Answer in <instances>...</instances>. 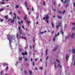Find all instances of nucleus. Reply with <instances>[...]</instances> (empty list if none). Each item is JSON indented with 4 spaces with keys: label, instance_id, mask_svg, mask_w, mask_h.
I'll return each instance as SVG.
<instances>
[{
    "label": "nucleus",
    "instance_id": "obj_1",
    "mask_svg": "<svg viewBox=\"0 0 75 75\" xmlns=\"http://www.w3.org/2000/svg\"><path fill=\"white\" fill-rule=\"evenodd\" d=\"M48 19H49V15H48V14L45 15V17L43 18V20H45V21L47 23H48L49 22Z\"/></svg>",
    "mask_w": 75,
    "mask_h": 75
},
{
    "label": "nucleus",
    "instance_id": "obj_2",
    "mask_svg": "<svg viewBox=\"0 0 75 75\" xmlns=\"http://www.w3.org/2000/svg\"><path fill=\"white\" fill-rule=\"evenodd\" d=\"M7 39L9 41L10 45L11 47V40L13 39H15V38H12V37L10 35H8L7 36Z\"/></svg>",
    "mask_w": 75,
    "mask_h": 75
},
{
    "label": "nucleus",
    "instance_id": "obj_3",
    "mask_svg": "<svg viewBox=\"0 0 75 75\" xmlns=\"http://www.w3.org/2000/svg\"><path fill=\"white\" fill-rule=\"evenodd\" d=\"M62 25V23H58V25H57L56 27V28H58L59 27H60Z\"/></svg>",
    "mask_w": 75,
    "mask_h": 75
},
{
    "label": "nucleus",
    "instance_id": "obj_4",
    "mask_svg": "<svg viewBox=\"0 0 75 75\" xmlns=\"http://www.w3.org/2000/svg\"><path fill=\"white\" fill-rule=\"evenodd\" d=\"M59 34V33H58L57 35L56 34L55 35V36L53 38V41L54 42L55 41V38L56 37H57V36H58Z\"/></svg>",
    "mask_w": 75,
    "mask_h": 75
},
{
    "label": "nucleus",
    "instance_id": "obj_5",
    "mask_svg": "<svg viewBox=\"0 0 75 75\" xmlns=\"http://www.w3.org/2000/svg\"><path fill=\"white\" fill-rule=\"evenodd\" d=\"M72 61H74V63L73 64V66H75V59L74 58V57H73Z\"/></svg>",
    "mask_w": 75,
    "mask_h": 75
},
{
    "label": "nucleus",
    "instance_id": "obj_6",
    "mask_svg": "<svg viewBox=\"0 0 75 75\" xmlns=\"http://www.w3.org/2000/svg\"><path fill=\"white\" fill-rule=\"evenodd\" d=\"M69 1V0L68 1L67 0H65L64 2V4H67L68 3Z\"/></svg>",
    "mask_w": 75,
    "mask_h": 75
},
{
    "label": "nucleus",
    "instance_id": "obj_7",
    "mask_svg": "<svg viewBox=\"0 0 75 75\" xmlns=\"http://www.w3.org/2000/svg\"><path fill=\"white\" fill-rule=\"evenodd\" d=\"M75 35V34L74 33H73L71 34V38H74V35Z\"/></svg>",
    "mask_w": 75,
    "mask_h": 75
},
{
    "label": "nucleus",
    "instance_id": "obj_8",
    "mask_svg": "<svg viewBox=\"0 0 75 75\" xmlns=\"http://www.w3.org/2000/svg\"><path fill=\"white\" fill-rule=\"evenodd\" d=\"M72 25H75V23H72ZM72 30H75V27H73L72 28Z\"/></svg>",
    "mask_w": 75,
    "mask_h": 75
},
{
    "label": "nucleus",
    "instance_id": "obj_9",
    "mask_svg": "<svg viewBox=\"0 0 75 75\" xmlns=\"http://www.w3.org/2000/svg\"><path fill=\"white\" fill-rule=\"evenodd\" d=\"M69 57V56L68 54H66V61H68V57Z\"/></svg>",
    "mask_w": 75,
    "mask_h": 75
},
{
    "label": "nucleus",
    "instance_id": "obj_10",
    "mask_svg": "<svg viewBox=\"0 0 75 75\" xmlns=\"http://www.w3.org/2000/svg\"><path fill=\"white\" fill-rule=\"evenodd\" d=\"M72 52L75 54V49H72Z\"/></svg>",
    "mask_w": 75,
    "mask_h": 75
},
{
    "label": "nucleus",
    "instance_id": "obj_11",
    "mask_svg": "<svg viewBox=\"0 0 75 75\" xmlns=\"http://www.w3.org/2000/svg\"><path fill=\"white\" fill-rule=\"evenodd\" d=\"M52 4H53L54 6H55V2L54 1H53V0H52Z\"/></svg>",
    "mask_w": 75,
    "mask_h": 75
},
{
    "label": "nucleus",
    "instance_id": "obj_12",
    "mask_svg": "<svg viewBox=\"0 0 75 75\" xmlns=\"http://www.w3.org/2000/svg\"><path fill=\"white\" fill-rule=\"evenodd\" d=\"M25 7H28V6L27 5V2L25 1Z\"/></svg>",
    "mask_w": 75,
    "mask_h": 75
},
{
    "label": "nucleus",
    "instance_id": "obj_13",
    "mask_svg": "<svg viewBox=\"0 0 75 75\" xmlns=\"http://www.w3.org/2000/svg\"><path fill=\"white\" fill-rule=\"evenodd\" d=\"M51 25L52 26V28H54V23H53L52 22L51 23Z\"/></svg>",
    "mask_w": 75,
    "mask_h": 75
},
{
    "label": "nucleus",
    "instance_id": "obj_14",
    "mask_svg": "<svg viewBox=\"0 0 75 75\" xmlns=\"http://www.w3.org/2000/svg\"><path fill=\"white\" fill-rule=\"evenodd\" d=\"M26 22L27 23L28 25H29V23H31V21H28V20L26 21Z\"/></svg>",
    "mask_w": 75,
    "mask_h": 75
},
{
    "label": "nucleus",
    "instance_id": "obj_15",
    "mask_svg": "<svg viewBox=\"0 0 75 75\" xmlns=\"http://www.w3.org/2000/svg\"><path fill=\"white\" fill-rule=\"evenodd\" d=\"M57 18H59L60 19L62 18V17H61L59 16H58Z\"/></svg>",
    "mask_w": 75,
    "mask_h": 75
},
{
    "label": "nucleus",
    "instance_id": "obj_16",
    "mask_svg": "<svg viewBox=\"0 0 75 75\" xmlns=\"http://www.w3.org/2000/svg\"><path fill=\"white\" fill-rule=\"evenodd\" d=\"M27 15L25 16L24 18V20H26V19H27Z\"/></svg>",
    "mask_w": 75,
    "mask_h": 75
},
{
    "label": "nucleus",
    "instance_id": "obj_17",
    "mask_svg": "<svg viewBox=\"0 0 75 75\" xmlns=\"http://www.w3.org/2000/svg\"><path fill=\"white\" fill-rule=\"evenodd\" d=\"M14 21V17L13 18V21H11V23H13V22Z\"/></svg>",
    "mask_w": 75,
    "mask_h": 75
},
{
    "label": "nucleus",
    "instance_id": "obj_18",
    "mask_svg": "<svg viewBox=\"0 0 75 75\" xmlns=\"http://www.w3.org/2000/svg\"><path fill=\"white\" fill-rule=\"evenodd\" d=\"M24 60L25 61H27L28 60V58L27 57H25L24 59Z\"/></svg>",
    "mask_w": 75,
    "mask_h": 75
},
{
    "label": "nucleus",
    "instance_id": "obj_19",
    "mask_svg": "<svg viewBox=\"0 0 75 75\" xmlns=\"http://www.w3.org/2000/svg\"><path fill=\"white\" fill-rule=\"evenodd\" d=\"M19 31H20V34H21V30H20V27H18V28Z\"/></svg>",
    "mask_w": 75,
    "mask_h": 75
},
{
    "label": "nucleus",
    "instance_id": "obj_20",
    "mask_svg": "<svg viewBox=\"0 0 75 75\" xmlns=\"http://www.w3.org/2000/svg\"><path fill=\"white\" fill-rule=\"evenodd\" d=\"M8 15H6V16H5V18H6V19H8Z\"/></svg>",
    "mask_w": 75,
    "mask_h": 75
},
{
    "label": "nucleus",
    "instance_id": "obj_21",
    "mask_svg": "<svg viewBox=\"0 0 75 75\" xmlns=\"http://www.w3.org/2000/svg\"><path fill=\"white\" fill-rule=\"evenodd\" d=\"M57 47H55L54 48V50H53V51H56V50L57 49Z\"/></svg>",
    "mask_w": 75,
    "mask_h": 75
},
{
    "label": "nucleus",
    "instance_id": "obj_22",
    "mask_svg": "<svg viewBox=\"0 0 75 75\" xmlns=\"http://www.w3.org/2000/svg\"><path fill=\"white\" fill-rule=\"evenodd\" d=\"M58 67H59V68H61V66L60 65V64H59Z\"/></svg>",
    "mask_w": 75,
    "mask_h": 75
},
{
    "label": "nucleus",
    "instance_id": "obj_23",
    "mask_svg": "<svg viewBox=\"0 0 75 75\" xmlns=\"http://www.w3.org/2000/svg\"><path fill=\"white\" fill-rule=\"evenodd\" d=\"M8 64H7V63H4V66H6V65H7Z\"/></svg>",
    "mask_w": 75,
    "mask_h": 75
},
{
    "label": "nucleus",
    "instance_id": "obj_24",
    "mask_svg": "<svg viewBox=\"0 0 75 75\" xmlns=\"http://www.w3.org/2000/svg\"><path fill=\"white\" fill-rule=\"evenodd\" d=\"M4 10V9H3V8H2L0 10V12L2 11H3Z\"/></svg>",
    "mask_w": 75,
    "mask_h": 75
},
{
    "label": "nucleus",
    "instance_id": "obj_25",
    "mask_svg": "<svg viewBox=\"0 0 75 75\" xmlns=\"http://www.w3.org/2000/svg\"><path fill=\"white\" fill-rule=\"evenodd\" d=\"M4 73V72H3V71H1V75H2V74H3Z\"/></svg>",
    "mask_w": 75,
    "mask_h": 75
},
{
    "label": "nucleus",
    "instance_id": "obj_26",
    "mask_svg": "<svg viewBox=\"0 0 75 75\" xmlns=\"http://www.w3.org/2000/svg\"><path fill=\"white\" fill-rule=\"evenodd\" d=\"M29 74L30 75H31V74H32V72L31 71H29Z\"/></svg>",
    "mask_w": 75,
    "mask_h": 75
},
{
    "label": "nucleus",
    "instance_id": "obj_27",
    "mask_svg": "<svg viewBox=\"0 0 75 75\" xmlns=\"http://www.w3.org/2000/svg\"><path fill=\"white\" fill-rule=\"evenodd\" d=\"M13 14H14V16H15V17H14V18H16V13H14Z\"/></svg>",
    "mask_w": 75,
    "mask_h": 75
},
{
    "label": "nucleus",
    "instance_id": "obj_28",
    "mask_svg": "<svg viewBox=\"0 0 75 75\" xmlns=\"http://www.w3.org/2000/svg\"><path fill=\"white\" fill-rule=\"evenodd\" d=\"M61 33L63 35L64 34V32H62V31H61Z\"/></svg>",
    "mask_w": 75,
    "mask_h": 75
},
{
    "label": "nucleus",
    "instance_id": "obj_29",
    "mask_svg": "<svg viewBox=\"0 0 75 75\" xmlns=\"http://www.w3.org/2000/svg\"><path fill=\"white\" fill-rule=\"evenodd\" d=\"M19 7V6H18V5H17L16 6V8H18Z\"/></svg>",
    "mask_w": 75,
    "mask_h": 75
},
{
    "label": "nucleus",
    "instance_id": "obj_30",
    "mask_svg": "<svg viewBox=\"0 0 75 75\" xmlns=\"http://www.w3.org/2000/svg\"><path fill=\"white\" fill-rule=\"evenodd\" d=\"M47 52H48V49H47L46 51V55H47Z\"/></svg>",
    "mask_w": 75,
    "mask_h": 75
},
{
    "label": "nucleus",
    "instance_id": "obj_31",
    "mask_svg": "<svg viewBox=\"0 0 75 75\" xmlns=\"http://www.w3.org/2000/svg\"><path fill=\"white\" fill-rule=\"evenodd\" d=\"M43 33H44V32H40V34H43Z\"/></svg>",
    "mask_w": 75,
    "mask_h": 75
},
{
    "label": "nucleus",
    "instance_id": "obj_32",
    "mask_svg": "<svg viewBox=\"0 0 75 75\" xmlns=\"http://www.w3.org/2000/svg\"><path fill=\"white\" fill-rule=\"evenodd\" d=\"M5 3V2H2L1 3V4H4Z\"/></svg>",
    "mask_w": 75,
    "mask_h": 75
},
{
    "label": "nucleus",
    "instance_id": "obj_33",
    "mask_svg": "<svg viewBox=\"0 0 75 75\" xmlns=\"http://www.w3.org/2000/svg\"><path fill=\"white\" fill-rule=\"evenodd\" d=\"M43 6H45V1L43 2Z\"/></svg>",
    "mask_w": 75,
    "mask_h": 75
},
{
    "label": "nucleus",
    "instance_id": "obj_34",
    "mask_svg": "<svg viewBox=\"0 0 75 75\" xmlns=\"http://www.w3.org/2000/svg\"><path fill=\"white\" fill-rule=\"evenodd\" d=\"M8 66L6 68V70H8Z\"/></svg>",
    "mask_w": 75,
    "mask_h": 75
},
{
    "label": "nucleus",
    "instance_id": "obj_35",
    "mask_svg": "<svg viewBox=\"0 0 75 75\" xmlns=\"http://www.w3.org/2000/svg\"><path fill=\"white\" fill-rule=\"evenodd\" d=\"M25 54L26 55H28V54L27 53V52H25Z\"/></svg>",
    "mask_w": 75,
    "mask_h": 75
},
{
    "label": "nucleus",
    "instance_id": "obj_36",
    "mask_svg": "<svg viewBox=\"0 0 75 75\" xmlns=\"http://www.w3.org/2000/svg\"><path fill=\"white\" fill-rule=\"evenodd\" d=\"M22 38H23V39H25V40L26 39V38H24V37H22Z\"/></svg>",
    "mask_w": 75,
    "mask_h": 75
},
{
    "label": "nucleus",
    "instance_id": "obj_37",
    "mask_svg": "<svg viewBox=\"0 0 75 75\" xmlns=\"http://www.w3.org/2000/svg\"><path fill=\"white\" fill-rule=\"evenodd\" d=\"M22 57H21L19 58V60H21H21H22Z\"/></svg>",
    "mask_w": 75,
    "mask_h": 75
},
{
    "label": "nucleus",
    "instance_id": "obj_38",
    "mask_svg": "<svg viewBox=\"0 0 75 75\" xmlns=\"http://www.w3.org/2000/svg\"><path fill=\"white\" fill-rule=\"evenodd\" d=\"M58 13H59L60 14L61 13V11H58Z\"/></svg>",
    "mask_w": 75,
    "mask_h": 75
},
{
    "label": "nucleus",
    "instance_id": "obj_39",
    "mask_svg": "<svg viewBox=\"0 0 75 75\" xmlns=\"http://www.w3.org/2000/svg\"><path fill=\"white\" fill-rule=\"evenodd\" d=\"M40 70H42V67H41L40 68Z\"/></svg>",
    "mask_w": 75,
    "mask_h": 75
},
{
    "label": "nucleus",
    "instance_id": "obj_40",
    "mask_svg": "<svg viewBox=\"0 0 75 75\" xmlns=\"http://www.w3.org/2000/svg\"><path fill=\"white\" fill-rule=\"evenodd\" d=\"M22 28L24 30L25 29L24 28V25H23L22 26Z\"/></svg>",
    "mask_w": 75,
    "mask_h": 75
},
{
    "label": "nucleus",
    "instance_id": "obj_41",
    "mask_svg": "<svg viewBox=\"0 0 75 75\" xmlns=\"http://www.w3.org/2000/svg\"><path fill=\"white\" fill-rule=\"evenodd\" d=\"M56 61H57V62H58L59 63V61L58 59H56Z\"/></svg>",
    "mask_w": 75,
    "mask_h": 75
},
{
    "label": "nucleus",
    "instance_id": "obj_42",
    "mask_svg": "<svg viewBox=\"0 0 75 75\" xmlns=\"http://www.w3.org/2000/svg\"><path fill=\"white\" fill-rule=\"evenodd\" d=\"M22 55H25V53H22Z\"/></svg>",
    "mask_w": 75,
    "mask_h": 75
},
{
    "label": "nucleus",
    "instance_id": "obj_43",
    "mask_svg": "<svg viewBox=\"0 0 75 75\" xmlns=\"http://www.w3.org/2000/svg\"><path fill=\"white\" fill-rule=\"evenodd\" d=\"M18 13L19 14H20V13H21V12H20V11H18Z\"/></svg>",
    "mask_w": 75,
    "mask_h": 75
},
{
    "label": "nucleus",
    "instance_id": "obj_44",
    "mask_svg": "<svg viewBox=\"0 0 75 75\" xmlns=\"http://www.w3.org/2000/svg\"><path fill=\"white\" fill-rule=\"evenodd\" d=\"M61 1L62 3H63L64 2V0H61Z\"/></svg>",
    "mask_w": 75,
    "mask_h": 75
},
{
    "label": "nucleus",
    "instance_id": "obj_45",
    "mask_svg": "<svg viewBox=\"0 0 75 75\" xmlns=\"http://www.w3.org/2000/svg\"><path fill=\"white\" fill-rule=\"evenodd\" d=\"M3 20H4V19H2V20H1L0 21H1V22H3Z\"/></svg>",
    "mask_w": 75,
    "mask_h": 75
},
{
    "label": "nucleus",
    "instance_id": "obj_46",
    "mask_svg": "<svg viewBox=\"0 0 75 75\" xmlns=\"http://www.w3.org/2000/svg\"><path fill=\"white\" fill-rule=\"evenodd\" d=\"M18 33H17V38H18Z\"/></svg>",
    "mask_w": 75,
    "mask_h": 75
},
{
    "label": "nucleus",
    "instance_id": "obj_47",
    "mask_svg": "<svg viewBox=\"0 0 75 75\" xmlns=\"http://www.w3.org/2000/svg\"><path fill=\"white\" fill-rule=\"evenodd\" d=\"M48 57H46V60H47V59H48Z\"/></svg>",
    "mask_w": 75,
    "mask_h": 75
},
{
    "label": "nucleus",
    "instance_id": "obj_48",
    "mask_svg": "<svg viewBox=\"0 0 75 75\" xmlns=\"http://www.w3.org/2000/svg\"><path fill=\"white\" fill-rule=\"evenodd\" d=\"M18 23L19 24H21V23L20 22V21H18Z\"/></svg>",
    "mask_w": 75,
    "mask_h": 75
},
{
    "label": "nucleus",
    "instance_id": "obj_49",
    "mask_svg": "<svg viewBox=\"0 0 75 75\" xmlns=\"http://www.w3.org/2000/svg\"><path fill=\"white\" fill-rule=\"evenodd\" d=\"M53 10L54 11H55V9H54Z\"/></svg>",
    "mask_w": 75,
    "mask_h": 75
},
{
    "label": "nucleus",
    "instance_id": "obj_50",
    "mask_svg": "<svg viewBox=\"0 0 75 75\" xmlns=\"http://www.w3.org/2000/svg\"><path fill=\"white\" fill-rule=\"evenodd\" d=\"M65 11H64L63 13H62V14H64V13H65Z\"/></svg>",
    "mask_w": 75,
    "mask_h": 75
},
{
    "label": "nucleus",
    "instance_id": "obj_51",
    "mask_svg": "<svg viewBox=\"0 0 75 75\" xmlns=\"http://www.w3.org/2000/svg\"><path fill=\"white\" fill-rule=\"evenodd\" d=\"M17 64H18V62H16V65H17Z\"/></svg>",
    "mask_w": 75,
    "mask_h": 75
},
{
    "label": "nucleus",
    "instance_id": "obj_52",
    "mask_svg": "<svg viewBox=\"0 0 75 75\" xmlns=\"http://www.w3.org/2000/svg\"><path fill=\"white\" fill-rule=\"evenodd\" d=\"M60 6H61V4H59V5H58V6H59V7H60Z\"/></svg>",
    "mask_w": 75,
    "mask_h": 75
},
{
    "label": "nucleus",
    "instance_id": "obj_53",
    "mask_svg": "<svg viewBox=\"0 0 75 75\" xmlns=\"http://www.w3.org/2000/svg\"><path fill=\"white\" fill-rule=\"evenodd\" d=\"M32 11H34V8H33V7H32Z\"/></svg>",
    "mask_w": 75,
    "mask_h": 75
},
{
    "label": "nucleus",
    "instance_id": "obj_54",
    "mask_svg": "<svg viewBox=\"0 0 75 75\" xmlns=\"http://www.w3.org/2000/svg\"><path fill=\"white\" fill-rule=\"evenodd\" d=\"M35 61H37V59H35Z\"/></svg>",
    "mask_w": 75,
    "mask_h": 75
},
{
    "label": "nucleus",
    "instance_id": "obj_55",
    "mask_svg": "<svg viewBox=\"0 0 75 75\" xmlns=\"http://www.w3.org/2000/svg\"><path fill=\"white\" fill-rule=\"evenodd\" d=\"M33 66H34V62H33Z\"/></svg>",
    "mask_w": 75,
    "mask_h": 75
},
{
    "label": "nucleus",
    "instance_id": "obj_56",
    "mask_svg": "<svg viewBox=\"0 0 75 75\" xmlns=\"http://www.w3.org/2000/svg\"><path fill=\"white\" fill-rule=\"evenodd\" d=\"M21 23H23V21H21Z\"/></svg>",
    "mask_w": 75,
    "mask_h": 75
},
{
    "label": "nucleus",
    "instance_id": "obj_57",
    "mask_svg": "<svg viewBox=\"0 0 75 75\" xmlns=\"http://www.w3.org/2000/svg\"><path fill=\"white\" fill-rule=\"evenodd\" d=\"M31 61H33V59H32V58H31Z\"/></svg>",
    "mask_w": 75,
    "mask_h": 75
},
{
    "label": "nucleus",
    "instance_id": "obj_58",
    "mask_svg": "<svg viewBox=\"0 0 75 75\" xmlns=\"http://www.w3.org/2000/svg\"><path fill=\"white\" fill-rule=\"evenodd\" d=\"M35 70H38V69H37V68H36L35 69Z\"/></svg>",
    "mask_w": 75,
    "mask_h": 75
},
{
    "label": "nucleus",
    "instance_id": "obj_59",
    "mask_svg": "<svg viewBox=\"0 0 75 75\" xmlns=\"http://www.w3.org/2000/svg\"><path fill=\"white\" fill-rule=\"evenodd\" d=\"M33 42H35V40H34V39H33Z\"/></svg>",
    "mask_w": 75,
    "mask_h": 75
},
{
    "label": "nucleus",
    "instance_id": "obj_60",
    "mask_svg": "<svg viewBox=\"0 0 75 75\" xmlns=\"http://www.w3.org/2000/svg\"><path fill=\"white\" fill-rule=\"evenodd\" d=\"M24 72V73H25V74H26V72H27V71H25Z\"/></svg>",
    "mask_w": 75,
    "mask_h": 75
},
{
    "label": "nucleus",
    "instance_id": "obj_61",
    "mask_svg": "<svg viewBox=\"0 0 75 75\" xmlns=\"http://www.w3.org/2000/svg\"><path fill=\"white\" fill-rule=\"evenodd\" d=\"M26 8H27V9L28 10H29V9H28V8L26 7Z\"/></svg>",
    "mask_w": 75,
    "mask_h": 75
},
{
    "label": "nucleus",
    "instance_id": "obj_62",
    "mask_svg": "<svg viewBox=\"0 0 75 75\" xmlns=\"http://www.w3.org/2000/svg\"><path fill=\"white\" fill-rule=\"evenodd\" d=\"M70 35H71V34H69V37H70Z\"/></svg>",
    "mask_w": 75,
    "mask_h": 75
},
{
    "label": "nucleus",
    "instance_id": "obj_63",
    "mask_svg": "<svg viewBox=\"0 0 75 75\" xmlns=\"http://www.w3.org/2000/svg\"><path fill=\"white\" fill-rule=\"evenodd\" d=\"M46 32H47V31L45 30V32H44V33H46Z\"/></svg>",
    "mask_w": 75,
    "mask_h": 75
},
{
    "label": "nucleus",
    "instance_id": "obj_64",
    "mask_svg": "<svg viewBox=\"0 0 75 75\" xmlns=\"http://www.w3.org/2000/svg\"><path fill=\"white\" fill-rule=\"evenodd\" d=\"M11 14V12H10L9 13V14Z\"/></svg>",
    "mask_w": 75,
    "mask_h": 75
}]
</instances>
